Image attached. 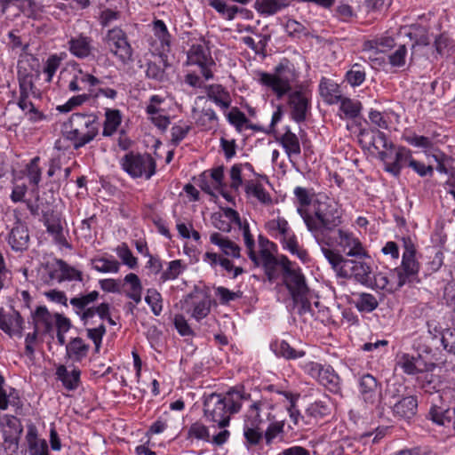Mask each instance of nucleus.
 Segmentation results:
<instances>
[{
	"label": "nucleus",
	"mask_w": 455,
	"mask_h": 455,
	"mask_svg": "<svg viewBox=\"0 0 455 455\" xmlns=\"http://www.w3.org/2000/svg\"><path fill=\"white\" fill-rule=\"evenodd\" d=\"M313 213L302 207L297 212L302 218L307 230L314 238L331 236V233L342 223V213L339 204L325 195H318L313 204Z\"/></svg>",
	"instance_id": "f257e3e1"
},
{
	"label": "nucleus",
	"mask_w": 455,
	"mask_h": 455,
	"mask_svg": "<svg viewBox=\"0 0 455 455\" xmlns=\"http://www.w3.org/2000/svg\"><path fill=\"white\" fill-rule=\"evenodd\" d=\"M250 399V395L241 389H230L225 395L211 393L204 395V415L207 421L223 428L228 426L230 416L237 413L243 403Z\"/></svg>",
	"instance_id": "f03ea898"
},
{
	"label": "nucleus",
	"mask_w": 455,
	"mask_h": 455,
	"mask_svg": "<svg viewBox=\"0 0 455 455\" xmlns=\"http://www.w3.org/2000/svg\"><path fill=\"white\" fill-rule=\"evenodd\" d=\"M99 131V118L94 114L73 113L63 125V135L73 143L75 149L92 141Z\"/></svg>",
	"instance_id": "7ed1b4c3"
},
{
	"label": "nucleus",
	"mask_w": 455,
	"mask_h": 455,
	"mask_svg": "<svg viewBox=\"0 0 455 455\" xmlns=\"http://www.w3.org/2000/svg\"><path fill=\"white\" fill-rule=\"evenodd\" d=\"M299 72L287 58H283L275 67L273 73L260 72L259 83L271 89L278 100L289 93L292 84L298 81Z\"/></svg>",
	"instance_id": "20e7f679"
},
{
	"label": "nucleus",
	"mask_w": 455,
	"mask_h": 455,
	"mask_svg": "<svg viewBox=\"0 0 455 455\" xmlns=\"http://www.w3.org/2000/svg\"><path fill=\"white\" fill-rule=\"evenodd\" d=\"M283 283L288 290L293 303L299 306V314L311 312L312 292L308 288L306 278L299 267H285Z\"/></svg>",
	"instance_id": "39448f33"
},
{
	"label": "nucleus",
	"mask_w": 455,
	"mask_h": 455,
	"mask_svg": "<svg viewBox=\"0 0 455 455\" xmlns=\"http://www.w3.org/2000/svg\"><path fill=\"white\" fill-rule=\"evenodd\" d=\"M120 165L131 178L149 180L156 170V162L148 153L129 152L120 160Z\"/></svg>",
	"instance_id": "423d86ee"
},
{
	"label": "nucleus",
	"mask_w": 455,
	"mask_h": 455,
	"mask_svg": "<svg viewBox=\"0 0 455 455\" xmlns=\"http://www.w3.org/2000/svg\"><path fill=\"white\" fill-rule=\"evenodd\" d=\"M403 252L400 267L394 269V275L396 277V286L401 288L407 283L417 279L419 271V264L415 259L416 248L411 239L406 236L402 238Z\"/></svg>",
	"instance_id": "0eeeda50"
},
{
	"label": "nucleus",
	"mask_w": 455,
	"mask_h": 455,
	"mask_svg": "<svg viewBox=\"0 0 455 455\" xmlns=\"http://www.w3.org/2000/svg\"><path fill=\"white\" fill-rule=\"evenodd\" d=\"M358 397L366 406H374L384 411L381 382L371 373H363L357 378Z\"/></svg>",
	"instance_id": "6e6552de"
},
{
	"label": "nucleus",
	"mask_w": 455,
	"mask_h": 455,
	"mask_svg": "<svg viewBox=\"0 0 455 455\" xmlns=\"http://www.w3.org/2000/svg\"><path fill=\"white\" fill-rule=\"evenodd\" d=\"M303 370L329 392L335 395L341 394L342 380L332 366L307 362L303 365Z\"/></svg>",
	"instance_id": "1a4fd4ad"
},
{
	"label": "nucleus",
	"mask_w": 455,
	"mask_h": 455,
	"mask_svg": "<svg viewBox=\"0 0 455 455\" xmlns=\"http://www.w3.org/2000/svg\"><path fill=\"white\" fill-rule=\"evenodd\" d=\"M105 43L109 52L122 63L127 64L132 61L133 50L128 41L126 33L119 27L108 29Z\"/></svg>",
	"instance_id": "9d476101"
},
{
	"label": "nucleus",
	"mask_w": 455,
	"mask_h": 455,
	"mask_svg": "<svg viewBox=\"0 0 455 455\" xmlns=\"http://www.w3.org/2000/svg\"><path fill=\"white\" fill-rule=\"evenodd\" d=\"M333 241L339 251L347 257L359 259L370 258L360 239L347 229L339 228Z\"/></svg>",
	"instance_id": "9b49d317"
},
{
	"label": "nucleus",
	"mask_w": 455,
	"mask_h": 455,
	"mask_svg": "<svg viewBox=\"0 0 455 455\" xmlns=\"http://www.w3.org/2000/svg\"><path fill=\"white\" fill-rule=\"evenodd\" d=\"M261 265L265 275L270 283H274L282 275H285V267H291V261L284 255L276 258L269 251L264 249L260 251Z\"/></svg>",
	"instance_id": "f8f14e48"
},
{
	"label": "nucleus",
	"mask_w": 455,
	"mask_h": 455,
	"mask_svg": "<svg viewBox=\"0 0 455 455\" xmlns=\"http://www.w3.org/2000/svg\"><path fill=\"white\" fill-rule=\"evenodd\" d=\"M188 63L196 65L201 68V73L205 80L213 77L210 68L214 65L209 48L204 44H193L188 52Z\"/></svg>",
	"instance_id": "ddd939ff"
},
{
	"label": "nucleus",
	"mask_w": 455,
	"mask_h": 455,
	"mask_svg": "<svg viewBox=\"0 0 455 455\" xmlns=\"http://www.w3.org/2000/svg\"><path fill=\"white\" fill-rule=\"evenodd\" d=\"M343 278H354L356 282L370 285L372 283L371 267L369 264L359 259H347L343 269L340 270V276Z\"/></svg>",
	"instance_id": "4468645a"
},
{
	"label": "nucleus",
	"mask_w": 455,
	"mask_h": 455,
	"mask_svg": "<svg viewBox=\"0 0 455 455\" xmlns=\"http://www.w3.org/2000/svg\"><path fill=\"white\" fill-rule=\"evenodd\" d=\"M287 94L291 119L299 124L304 122L311 107L310 97L301 90L291 91Z\"/></svg>",
	"instance_id": "2eb2a0df"
},
{
	"label": "nucleus",
	"mask_w": 455,
	"mask_h": 455,
	"mask_svg": "<svg viewBox=\"0 0 455 455\" xmlns=\"http://www.w3.org/2000/svg\"><path fill=\"white\" fill-rule=\"evenodd\" d=\"M317 244L320 246L321 251L331 268L336 272L338 276H340V270L343 269L347 258H345L341 252L335 251L331 247L334 244L332 236H324L320 238H315Z\"/></svg>",
	"instance_id": "dca6fc26"
},
{
	"label": "nucleus",
	"mask_w": 455,
	"mask_h": 455,
	"mask_svg": "<svg viewBox=\"0 0 455 455\" xmlns=\"http://www.w3.org/2000/svg\"><path fill=\"white\" fill-rule=\"evenodd\" d=\"M183 308L196 321L206 317L210 313V301L200 295L189 294L184 299Z\"/></svg>",
	"instance_id": "f3484780"
},
{
	"label": "nucleus",
	"mask_w": 455,
	"mask_h": 455,
	"mask_svg": "<svg viewBox=\"0 0 455 455\" xmlns=\"http://www.w3.org/2000/svg\"><path fill=\"white\" fill-rule=\"evenodd\" d=\"M68 45L69 52L78 59H87L93 54V40L83 33L71 36Z\"/></svg>",
	"instance_id": "a211bd4d"
},
{
	"label": "nucleus",
	"mask_w": 455,
	"mask_h": 455,
	"mask_svg": "<svg viewBox=\"0 0 455 455\" xmlns=\"http://www.w3.org/2000/svg\"><path fill=\"white\" fill-rule=\"evenodd\" d=\"M388 407L392 409L394 415L399 419H411L412 418L418 409V400L416 396L408 395L397 400L392 404L391 402H384V408Z\"/></svg>",
	"instance_id": "6ab92c4d"
},
{
	"label": "nucleus",
	"mask_w": 455,
	"mask_h": 455,
	"mask_svg": "<svg viewBox=\"0 0 455 455\" xmlns=\"http://www.w3.org/2000/svg\"><path fill=\"white\" fill-rule=\"evenodd\" d=\"M7 243L14 251H26L29 243L28 227L20 221H17L8 234Z\"/></svg>",
	"instance_id": "aec40b11"
},
{
	"label": "nucleus",
	"mask_w": 455,
	"mask_h": 455,
	"mask_svg": "<svg viewBox=\"0 0 455 455\" xmlns=\"http://www.w3.org/2000/svg\"><path fill=\"white\" fill-rule=\"evenodd\" d=\"M24 320L18 311L12 315H6L3 307H0V329L9 336H22Z\"/></svg>",
	"instance_id": "412c9836"
},
{
	"label": "nucleus",
	"mask_w": 455,
	"mask_h": 455,
	"mask_svg": "<svg viewBox=\"0 0 455 455\" xmlns=\"http://www.w3.org/2000/svg\"><path fill=\"white\" fill-rule=\"evenodd\" d=\"M412 159V153L411 149L399 146L395 148V157L389 164L385 167V171L389 172L395 177H399L402 169L405 165H410V162Z\"/></svg>",
	"instance_id": "4be33fe9"
},
{
	"label": "nucleus",
	"mask_w": 455,
	"mask_h": 455,
	"mask_svg": "<svg viewBox=\"0 0 455 455\" xmlns=\"http://www.w3.org/2000/svg\"><path fill=\"white\" fill-rule=\"evenodd\" d=\"M272 406L265 401H256L250 404L246 417L254 424H261L266 420H271Z\"/></svg>",
	"instance_id": "5701e85b"
},
{
	"label": "nucleus",
	"mask_w": 455,
	"mask_h": 455,
	"mask_svg": "<svg viewBox=\"0 0 455 455\" xmlns=\"http://www.w3.org/2000/svg\"><path fill=\"white\" fill-rule=\"evenodd\" d=\"M18 82L20 94L36 96V88L35 85L36 75L31 68L23 66L18 67Z\"/></svg>",
	"instance_id": "b1692460"
},
{
	"label": "nucleus",
	"mask_w": 455,
	"mask_h": 455,
	"mask_svg": "<svg viewBox=\"0 0 455 455\" xmlns=\"http://www.w3.org/2000/svg\"><path fill=\"white\" fill-rule=\"evenodd\" d=\"M429 419L435 424L443 427L451 426L455 430V408H443L433 404L428 412Z\"/></svg>",
	"instance_id": "393cba45"
},
{
	"label": "nucleus",
	"mask_w": 455,
	"mask_h": 455,
	"mask_svg": "<svg viewBox=\"0 0 455 455\" xmlns=\"http://www.w3.org/2000/svg\"><path fill=\"white\" fill-rule=\"evenodd\" d=\"M284 130L285 132L277 139V141L283 148L289 159L298 157L301 153L299 137L291 131L289 126H286Z\"/></svg>",
	"instance_id": "a878e982"
},
{
	"label": "nucleus",
	"mask_w": 455,
	"mask_h": 455,
	"mask_svg": "<svg viewBox=\"0 0 455 455\" xmlns=\"http://www.w3.org/2000/svg\"><path fill=\"white\" fill-rule=\"evenodd\" d=\"M398 365L408 375H416L426 370V363L419 355L403 354L399 357Z\"/></svg>",
	"instance_id": "bb28decb"
},
{
	"label": "nucleus",
	"mask_w": 455,
	"mask_h": 455,
	"mask_svg": "<svg viewBox=\"0 0 455 455\" xmlns=\"http://www.w3.org/2000/svg\"><path fill=\"white\" fill-rule=\"evenodd\" d=\"M32 318L35 329L40 330L45 334L51 333L53 330L54 315L51 314L45 306H39L32 313Z\"/></svg>",
	"instance_id": "cd10ccee"
},
{
	"label": "nucleus",
	"mask_w": 455,
	"mask_h": 455,
	"mask_svg": "<svg viewBox=\"0 0 455 455\" xmlns=\"http://www.w3.org/2000/svg\"><path fill=\"white\" fill-rule=\"evenodd\" d=\"M56 377L67 390L73 391L80 385L81 371L74 368L69 371L65 365L61 364L56 369Z\"/></svg>",
	"instance_id": "c85d7f7f"
},
{
	"label": "nucleus",
	"mask_w": 455,
	"mask_h": 455,
	"mask_svg": "<svg viewBox=\"0 0 455 455\" xmlns=\"http://www.w3.org/2000/svg\"><path fill=\"white\" fill-rule=\"evenodd\" d=\"M279 242L284 251L290 252L293 256H296L302 262L307 261L308 253L299 245L297 236L292 230L280 238Z\"/></svg>",
	"instance_id": "c756f323"
},
{
	"label": "nucleus",
	"mask_w": 455,
	"mask_h": 455,
	"mask_svg": "<svg viewBox=\"0 0 455 455\" xmlns=\"http://www.w3.org/2000/svg\"><path fill=\"white\" fill-rule=\"evenodd\" d=\"M210 242L217 245L225 255L233 258H240V247L228 237L214 232L210 235Z\"/></svg>",
	"instance_id": "7c9ffc66"
},
{
	"label": "nucleus",
	"mask_w": 455,
	"mask_h": 455,
	"mask_svg": "<svg viewBox=\"0 0 455 455\" xmlns=\"http://www.w3.org/2000/svg\"><path fill=\"white\" fill-rule=\"evenodd\" d=\"M26 440L29 455H49L48 444L45 440L37 438V431L34 426L28 428Z\"/></svg>",
	"instance_id": "2f4dec72"
},
{
	"label": "nucleus",
	"mask_w": 455,
	"mask_h": 455,
	"mask_svg": "<svg viewBox=\"0 0 455 455\" xmlns=\"http://www.w3.org/2000/svg\"><path fill=\"white\" fill-rule=\"evenodd\" d=\"M90 346L79 338H72L66 345L67 356L74 362H81L88 355Z\"/></svg>",
	"instance_id": "473e14b6"
},
{
	"label": "nucleus",
	"mask_w": 455,
	"mask_h": 455,
	"mask_svg": "<svg viewBox=\"0 0 455 455\" xmlns=\"http://www.w3.org/2000/svg\"><path fill=\"white\" fill-rule=\"evenodd\" d=\"M272 351L280 357L287 360H295L303 357L306 353L303 350H296L285 340H275L271 343Z\"/></svg>",
	"instance_id": "72a5a7b5"
},
{
	"label": "nucleus",
	"mask_w": 455,
	"mask_h": 455,
	"mask_svg": "<svg viewBox=\"0 0 455 455\" xmlns=\"http://www.w3.org/2000/svg\"><path fill=\"white\" fill-rule=\"evenodd\" d=\"M55 266L58 267V270L60 271V275L58 276L59 283L64 281H84V275L82 271L68 265L65 260L61 259H56Z\"/></svg>",
	"instance_id": "f704fd0d"
},
{
	"label": "nucleus",
	"mask_w": 455,
	"mask_h": 455,
	"mask_svg": "<svg viewBox=\"0 0 455 455\" xmlns=\"http://www.w3.org/2000/svg\"><path fill=\"white\" fill-rule=\"evenodd\" d=\"M244 191L249 197H254L263 204H270L272 198L263 185L254 180H248L244 185Z\"/></svg>",
	"instance_id": "c9c22d12"
},
{
	"label": "nucleus",
	"mask_w": 455,
	"mask_h": 455,
	"mask_svg": "<svg viewBox=\"0 0 455 455\" xmlns=\"http://www.w3.org/2000/svg\"><path fill=\"white\" fill-rule=\"evenodd\" d=\"M265 229L269 235L278 240L291 230L288 221L283 217H277L267 221Z\"/></svg>",
	"instance_id": "e433bc0d"
},
{
	"label": "nucleus",
	"mask_w": 455,
	"mask_h": 455,
	"mask_svg": "<svg viewBox=\"0 0 455 455\" xmlns=\"http://www.w3.org/2000/svg\"><path fill=\"white\" fill-rule=\"evenodd\" d=\"M319 90L322 96L330 104L338 103L342 98L339 85L324 77L320 82Z\"/></svg>",
	"instance_id": "4c0bfd02"
},
{
	"label": "nucleus",
	"mask_w": 455,
	"mask_h": 455,
	"mask_svg": "<svg viewBox=\"0 0 455 455\" xmlns=\"http://www.w3.org/2000/svg\"><path fill=\"white\" fill-rule=\"evenodd\" d=\"M196 124L204 130H212L217 126L218 117L211 108H203L201 111L194 110Z\"/></svg>",
	"instance_id": "58836bf2"
},
{
	"label": "nucleus",
	"mask_w": 455,
	"mask_h": 455,
	"mask_svg": "<svg viewBox=\"0 0 455 455\" xmlns=\"http://www.w3.org/2000/svg\"><path fill=\"white\" fill-rule=\"evenodd\" d=\"M102 135L104 137L112 136L119 127L122 122L121 113L118 109H108L105 114Z\"/></svg>",
	"instance_id": "ea45409f"
},
{
	"label": "nucleus",
	"mask_w": 455,
	"mask_h": 455,
	"mask_svg": "<svg viewBox=\"0 0 455 455\" xmlns=\"http://www.w3.org/2000/svg\"><path fill=\"white\" fill-rule=\"evenodd\" d=\"M100 297V293L97 291H92L87 294H79L72 299H70L69 303L73 307L76 315L87 307H90V305L94 303Z\"/></svg>",
	"instance_id": "a19ab883"
},
{
	"label": "nucleus",
	"mask_w": 455,
	"mask_h": 455,
	"mask_svg": "<svg viewBox=\"0 0 455 455\" xmlns=\"http://www.w3.org/2000/svg\"><path fill=\"white\" fill-rule=\"evenodd\" d=\"M100 297V293L97 291H92L87 294H79L72 299H70L69 303L73 307L76 315L87 307H90V305L94 303Z\"/></svg>",
	"instance_id": "79ce46f5"
},
{
	"label": "nucleus",
	"mask_w": 455,
	"mask_h": 455,
	"mask_svg": "<svg viewBox=\"0 0 455 455\" xmlns=\"http://www.w3.org/2000/svg\"><path fill=\"white\" fill-rule=\"evenodd\" d=\"M124 283L130 285V290L125 292L126 297L132 299L135 304L141 301L142 284L139 276L134 273H129L125 275Z\"/></svg>",
	"instance_id": "37998d69"
},
{
	"label": "nucleus",
	"mask_w": 455,
	"mask_h": 455,
	"mask_svg": "<svg viewBox=\"0 0 455 455\" xmlns=\"http://www.w3.org/2000/svg\"><path fill=\"white\" fill-rule=\"evenodd\" d=\"M435 133L431 137L418 135L416 133H404L403 140L412 147L419 148L424 150L431 149L434 147V138Z\"/></svg>",
	"instance_id": "c03bdc74"
},
{
	"label": "nucleus",
	"mask_w": 455,
	"mask_h": 455,
	"mask_svg": "<svg viewBox=\"0 0 455 455\" xmlns=\"http://www.w3.org/2000/svg\"><path fill=\"white\" fill-rule=\"evenodd\" d=\"M207 97L222 109H228L230 106L229 95L220 85L210 86Z\"/></svg>",
	"instance_id": "a18cd8bd"
},
{
	"label": "nucleus",
	"mask_w": 455,
	"mask_h": 455,
	"mask_svg": "<svg viewBox=\"0 0 455 455\" xmlns=\"http://www.w3.org/2000/svg\"><path fill=\"white\" fill-rule=\"evenodd\" d=\"M22 433V425L16 417L8 418L3 426V439L20 440Z\"/></svg>",
	"instance_id": "49530a36"
},
{
	"label": "nucleus",
	"mask_w": 455,
	"mask_h": 455,
	"mask_svg": "<svg viewBox=\"0 0 455 455\" xmlns=\"http://www.w3.org/2000/svg\"><path fill=\"white\" fill-rule=\"evenodd\" d=\"M254 7L260 14L270 16L285 8L286 4L278 0H256Z\"/></svg>",
	"instance_id": "de8ad7c7"
},
{
	"label": "nucleus",
	"mask_w": 455,
	"mask_h": 455,
	"mask_svg": "<svg viewBox=\"0 0 455 455\" xmlns=\"http://www.w3.org/2000/svg\"><path fill=\"white\" fill-rule=\"evenodd\" d=\"M331 404L329 399L318 400L308 405L307 414L315 419H323L331 413Z\"/></svg>",
	"instance_id": "09e8293b"
},
{
	"label": "nucleus",
	"mask_w": 455,
	"mask_h": 455,
	"mask_svg": "<svg viewBox=\"0 0 455 455\" xmlns=\"http://www.w3.org/2000/svg\"><path fill=\"white\" fill-rule=\"evenodd\" d=\"M92 268L100 273H117L120 264L114 259L94 258L92 259Z\"/></svg>",
	"instance_id": "8fccbe9b"
},
{
	"label": "nucleus",
	"mask_w": 455,
	"mask_h": 455,
	"mask_svg": "<svg viewBox=\"0 0 455 455\" xmlns=\"http://www.w3.org/2000/svg\"><path fill=\"white\" fill-rule=\"evenodd\" d=\"M346 81L352 86H360L366 77L365 68L359 63L352 65L351 68L346 73Z\"/></svg>",
	"instance_id": "3c124183"
},
{
	"label": "nucleus",
	"mask_w": 455,
	"mask_h": 455,
	"mask_svg": "<svg viewBox=\"0 0 455 455\" xmlns=\"http://www.w3.org/2000/svg\"><path fill=\"white\" fill-rule=\"evenodd\" d=\"M243 436L249 444L256 445L263 438V430L259 424L250 421V425L246 423L243 427Z\"/></svg>",
	"instance_id": "603ef678"
},
{
	"label": "nucleus",
	"mask_w": 455,
	"mask_h": 455,
	"mask_svg": "<svg viewBox=\"0 0 455 455\" xmlns=\"http://www.w3.org/2000/svg\"><path fill=\"white\" fill-rule=\"evenodd\" d=\"M339 102H340V110L347 117L355 118L359 116L362 109V104L359 100L342 97Z\"/></svg>",
	"instance_id": "864d4df0"
},
{
	"label": "nucleus",
	"mask_w": 455,
	"mask_h": 455,
	"mask_svg": "<svg viewBox=\"0 0 455 455\" xmlns=\"http://www.w3.org/2000/svg\"><path fill=\"white\" fill-rule=\"evenodd\" d=\"M287 400L288 405L286 406L289 417L295 426L299 425V420L302 419L299 411L296 407V401L298 396L291 392L281 391L279 392Z\"/></svg>",
	"instance_id": "5fc2aeb1"
},
{
	"label": "nucleus",
	"mask_w": 455,
	"mask_h": 455,
	"mask_svg": "<svg viewBox=\"0 0 455 455\" xmlns=\"http://www.w3.org/2000/svg\"><path fill=\"white\" fill-rule=\"evenodd\" d=\"M378 306L379 302L377 299L370 293H361L355 301V307L360 312H372L378 307Z\"/></svg>",
	"instance_id": "6e6d98bb"
},
{
	"label": "nucleus",
	"mask_w": 455,
	"mask_h": 455,
	"mask_svg": "<svg viewBox=\"0 0 455 455\" xmlns=\"http://www.w3.org/2000/svg\"><path fill=\"white\" fill-rule=\"evenodd\" d=\"M146 303L150 307L155 315H160L163 311V299L156 289H148L145 297Z\"/></svg>",
	"instance_id": "4d7b16f0"
},
{
	"label": "nucleus",
	"mask_w": 455,
	"mask_h": 455,
	"mask_svg": "<svg viewBox=\"0 0 455 455\" xmlns=\"http://www.w3.org/2000/svg\"><path fill=\"white\" fill-rule=\"evenodd\" d=\"M39 162L40 157L35 156L30 160V162L28 164L26 171H27V177L29 180V183L34 185L35 187H38L40 181H41V175L42 171L39 167Z\"/></svg>",
	"instance_id": "13d9d810"
},
{
	"label": "nucleus",
	"mask_w": 455,
	"mask_h": 455,
	"mask_svg": "<svg viewBox=\"0 0 455 455\" xmlns=\"http://www.w3.org/2000/svg\"><path fill=\"white\" fill-rule=\"evenodd\" d=\"M107 303L103 302L98 306H92L84 309L83 311L77 313L76 315L79 316L80 320L83 322L84 325L88 324L90 320L93 318L96 315L99 317L106 315L107 310Z\"/></svg>",
	"instance_id": "bf43d9fd"
},
{
	"label": "nucleus",
	"mask_w": 455,
	"mask_h": 455,
	"mask_svg": "<svg viewBox=\"0 0 455 455\" xmlns=\"http://www.w3.org/2000/svg\"><path fill=\"white\" fill-rule=\"evenodd\" d=\"M183 269L181 260L175 259L170 261L167 268L162 273L160 280L163 283L169 280H175L182 273Z\"/></svg>",
	"instance_id": "052dcab7"
},
{
	"label": "nucleus",
	"mask_w": 455,
	"mask_h": 455,
	"mask_svg": "<svg viewBox=\"0 0 455 455\" xmlns=\"http://www.w3.org/2000/svg\"><path fill=\"white\" fill-rule=\"evenodd\" d=\"M29 96L30 95L25 96L23 94H20L18 106L23 111L28 110V113L30 115V120L35 122L41 120L44 117V116L35 108L34 104L28 100Z\"/></svg>",
	"instance_id": "680f3d73"
},
{
	"label": "nucleus",
	"mask_w": 455,
	"mask_h": 455,
	"mask_svg": "<svg viewBox=\"0 0 455 455\" xmlns=\"http://www.w3.org/2000/svg\"><path fill=\"white\" fill-rule=\"evenodd\" d=\"M243 230V236L244 240V244L248 250V256L251 261L258 264V257L254 251L255 242L253 236L251 234L249 224L244 223L242 227H240Z\"/></svg>",
	"instance_id": "e2e57ef3"
},
{
	"label": "nucleus",
	"mask_w": 455,
	"mask_h": 455,
	"mask_svg": "<svg viewBox=\"0 0 455 455\" xmlns=\"http://www.w3.org/2000/svg\"><path fill=\"white\" fill-rule=\"evenodd\" d=\"M116 251L124 265H126L132 269L137 267L138 259L133 256L132 251L125 243H123L121 246H118Z\"/></svg>",
	"instance_id": "0e129e2a"
},
{
	"label": "nucleus",
	"mask_w": 455,
	"mask_h": 455,
	"mask_svg": "<svg viewBox=\"0 0 455 455\" xmlns=\"http://www.w3.org/2000/svg\"><path fill=\"white\" fill-rule=\"evenodd\" d=\"M406 56L407 48L404 44H401L388 55V61L392 67L401 68L405 65Z\"/></svg>",
	"instance_id": "69168bd1"
},
{
	"label": "nucleus",
	"mask_w": 455,
	"mask_h": 455,
	"mask_svg": "<svg viewBox=\"0 0 455 455\" xmlns=\"http://www.w3.org/2000/svg\"><path fill=\"white\" fill-rule=\"evenodd\" d=\"M190 129V125L181 122L180 124H174L171 130L172 143L174 146H178L180 143V141H182L186 138Z\"/></svg>",
	"instance_id": "338daca9"
},
{
	"label": "nucleus",
	"mask_w": 455,
	"mask_h": 455,
	"mask_svg": "<svg viewBox=\"0 0 455 455\" xmlns=\"http://www.w3.org/2000/svg\"><path fill=\"white\" fill-rule=\"evenodd\" d=\"M441 341L443 348L455 355V330L445 329L442 333Z\"/></svg>",
	"instance_id": "774afa93"
}]
</instances>
